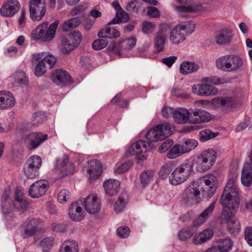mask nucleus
<instances>
[{"mask_svg": "<svg viewBox=\"0 0 252 252\" xmlns=\"http://www.w3.org/2000/svg\"><path fill=\"white\" fill-rule=\"evenodd\" d=\"M238 176L233 174L225 186L220 198L223 209L221 212L222 223H229L235 218L234 212L239 207L240 203L239 190L237 187Z\"/></svg>", "mask_w": 252, "mask_h": 252, "instance_id": "1", "label": "nucleus"}, {"mask_svg": "<svg viewBox=\"0 0 252 252\" xmlns=\"http://www.w3.org/2000/svg\"><path fill=\"white\" fill-rule=\"evenodd\" d=\"M59 21L55 20L49 28L48 23L44 22L38 25L32 32L31 37L35 41L40 40L47 42L52 40L55 37Z\"/></svg>", "mask_w": 252, "mask_h": 252, "instance_id": "2", "label": "nucleus"}, {"mask_svg": "<svg viewBox=\"0 0 252 252\" xmlns=\"http://www.w3.org/2000/svg\"><path fill=\"white\" fill-rule=\"evenodd\" d=\"M194 24L190 21L182 22L176 26L171 31L169 39L175 45H178L186 39L194 30Z\"/></svg>", "mask_w": 252, "mask_h": 252, "instance_id": "3", "label": "nucleus"}, {"mask_svg": "<svg viewBox=\"0 0 252 252\" xmlns=\"http://www.w3.org/2000/svg\"><path fill=\"white\" fill-rule=\"evenodd\" d=\"M171 133V125L168 123H164L150 129L147 132L145 137L148 141L147 143L151 144L152 142H157L163 140Z\"/></svg>", "mask_w": 252, "mask_h": 252, "instance_id": "4", "label": "nucleus"}, {"mask_svg": "<svg viewBox=\"0 0 252 252\" xmlns=\"http://www.w3.org/2000/svg\"><path fill=\"white\" fill-rule=\"evenodd\" d=\"M192 170V164L189 162L180 164L172 172L169 178L170 183L174 186L184 183L188 179Z\"/></svg>", "mask_w": 252, "mask_h": 252, "instance_id": "5", "label": "nucleus"}, {"mask_svg": "<svg viewBox=\"0 0 252 252\" xmlns=\"http://www.w3.org/2000/svg\"><path fill=\"white\" fill-rule=\"evenodd\" d=\"M198 142L193 139L184 138L179 144L174 145L167 153V157L173 159L195 149Z\"/></svg>", "mask_w": 252, "mask_h": 252, "instance_id": "6", "label": "nucleus"}, {"mask_svg": "<svg viewBox=\"0 0 252 252\" xmlns=\"http://www.w3.org/2000/svg\"><path fill=\"white\" fill-rule=\"evenodd\" d=\"M82 38L81 33L77 30L71 32L67 36L62 37L61 41L62 53L66 54L77 48Z\"/></svg>", "mask_w": 252, "mask_h": 252, "instance_id": "7", "label": "nucleus"}, {"mask_svg": "<svg viewBox=\"0 0 252 252\" xmlns=\"http://www.w3.org/2000/svg\"><path fill=\"white\" fill-rule=\"evenodd\" d=\"M74 168V165L69 161L68 157L64 155L57 159L53 171L58 177L62 178L72 174Z\"/></svg>", "mask_w": 252, "mask_h": 252, "instance_id": "8", "label": "nucleus"}, {"mask_svg": "<svg viewBox=\"0 0 252 252\" xmlns=\"http://www.w3.org/2000/svg\"><path fill=\"white\" fill-rule=\"evenodd\" d=\"M46 0H30L29 2L30 15L35 21H40L46 12Z\"/></svg>", "mask_w": 252, "mask_h": 252, "instance_id": "9", "label": "nucleus"}, {"mask_svg": "<svg viewBox=\"0 0 252 252\" xmlns=\"http://www.w3.org/2000/svg\"><path fill=\"white\" fill-rule=\"evenodd\" d=\"M48 135L40 132L25 134L23 140L26 147L29 150H33L38 147L47 139Z\"/></svg>", "mask_w": 252, "mask_h": 252, "instance_id": "10", "label": "nucleus"}, {"mask_svg": "<svg viewBox=\"0 0 252 252\" xmlns=\"http://www.w3.org/2000/svg\"><path fill=\"white\" fill-rule=\"evenodd\" d=\"M42 160L37 156L30 157L25 164L23 170L25 175L29 179H34L39 175V169Z\"/></svg>", "mask_w": 252, "mask_h": 252, "instance_id": "11", "label": "nucleus"}, {"mask_svg": "<svg viewBox=\"0 0 252 252\" xmlns=\"http://www.w3.org/2000/svg\"><path fill=\"white\" fill-rule=\"evenodd\" d=\"M211 105L215 109L230 111L237 107V101L232 96L217 97L211 100Z\"/></svg>", "mask_w": 252, "mask_h": 252, "instance_id": "12", "label": "nucleus"}, {"mask_svg": "<svg viewBox=\"0 0 252 252\" xmlns=\"http://www.w3.org/2000/svg\"><path fill=\"white\" fill-rule=\"evenodd\" d=\"M202 189L198 182H193L183 192L182 197L187 202L196 203L201 200L200 189Z\"/></svg>", "mask_w": 252, "mask_h": 252, "instance_id": "13", "label": "nucleus"}, {"mask_svg": "<svg viewBox=\"0 0 252 252\" xmlns=\"http://www.w3.org/2000/svg\"><path fill=\"white\" fill-rule=\"evenodd\" d=\"M16 204L14 202L6 195L3 196L1 204V211L4 215L8 223H16L17 219L13 216L12 212L15 210Z\"/></svg>", "mask_w": 252, "mask_h": 252, "instance_id": "14", "label": "nucleus"}, {"mask_svg": "<svg viewBox=\"0 0 252 252\" xmlns=\"http://www.w3.org/2000/svg\"><path fill=\"white\" fill-rule=\"evenodd\" d=\"M153 148L152 144L148 143L143 140H139L132 144L128 149L129 154L137 155V158L140 160L145 159L147 158L146 155L141 154L149 151Z\"/></svg>", "mask_w": 252, "mask_h": 252, "instance_id": "15", "label": "nucleus"}, {"mask_svg": "<svg viewBox=\"0 0 252 252\" xmlns=\"http://www.w3.org/2000/svg\"><path fill=\"white\" fill-rule=\"evenodd\" d=\"M170 29V27L168 25L162 24L157 33H156L154 39V47L157 52H161L164 47L166 39L167 38V33Z\"/></svg>", "mask_w": 252, "mask_h": 252, "instance_id": "16", "label": "nucleus"}, {"mask_svg": "<svg viewBox=\"0 0 252 252\" xmlns=\"http://www.w3.org/2000/svg\"><path fill=\"white\" fill-rule=\"evenodd\" d=\"M201 181L205 185L203 187L204 195L208 198H211L218 187V181L217 177L212 174H207L203 177Z\"/></svg>", "mask_w": 252, "mask_h": 252, "instance_id": "17", "label": "nucleus"}, {"mask_svg": "<svg viewBox=\"0 0 252 252\" xmlns=\"http://www.w3.org/2000/svg\"><path fill=\"white\" fill-rule=\"evenodd\" d=\"M20 6L18 0H8L1 6L0 14L3 17H12L19 11Z\"/></svg>", "mask_w": 252, "mask_h": 252, "instance_id": "18", "label": "nucleus"}, {"mask_svg": "<svg viewBox=\"0 0 252 252\" xmlns=\"http://www.w3.org/2000/svg\"><path fill=\"white\" fill-rule=\"evenodd\" d=\"M192 91L193 93L200 96H213L218 93L216 87L207 83L194 85L192 87Z\"/></svg>", "mask_w": 252, "mask_h": 252, "instance_id": "19", "label": "nucleus"}, {"mask_svg": "<svg viewBox=\"0 0 252 252\" xmlns=\"http://www.w3.org/2000/svg\"><path fill=\"white\" fill-rule=\"evenodd\" d=\"M84 206L89 214H94L99 211L101 202L95 195L90 194L85 198Z\"/></svg>", "mask_w": 252, "mask_h": 252, "instance_id": "20", "label": "nucleus"}, {"mask_svg": "<svg viewBox=\"0 0 252 252\" xmlns=\"http://www.w3.org/2000/svg\"><path fill=\"white\" fill-rule=\"evenodd\" d=\"M48 189V183L46 181L39 180L32 184L29 189L30 195L36 198L43 195Z\"/></svg>", "mask_w": 252, "mask_h": 252, "instance_id": "21", "label": "nucleus"}, {"mask_svg": "<svg viewBox=\"0 0 252 252\" xmlns=\"http://www.w3.org/2000/svg\"><path fill=\"white\" fill-rule=\"evenodd\" d=\"M210 119L211 115L209 113L201 109H196L190 111L189 123L190 124L206 123L209 121Z\"/></svg>", "mask_w": 252, "mask_h": 252, "instance_id": "22", "label": "nucleus"}, {"mask_svg": "<svg viewBox=\"0 0 252 252\" xmlns=\"http://www.w3.org/2000/svg\"><path fill=\"white\" fill-rule=\"evenodd\" d=\"M40 59H41L44 63H46V66L49 69H51L57 62L56 58L53 55L46 52L33 54L32 56L31 61L32 63L35 64Z\"/></svg>", "mask_w": 252, "mask_h": 252, "instance_id": "23", "label": "nucleus"}, {"mask_svg": "<svg viewBox=\"0 0 252 252\" xmlns=\"http://www.w3.org/2000/svg\"><path fill=\"white\" fill-rule=\"evenodd\" d=\"M15 104L13 94L9 91H0V109H5L12 107Z\"/></svg>", "mask_w": 252, "mask_h": 252, "instance_id": "24", "label": "nucleus"}, {"mask_svg": "<svg viewBox=\"0 0 252 252\" xmlns=\"http://www.w3.org/2000/svg\"><path fill=\"white\" fill-rule=\"evenodd\" d=\"M233 36L232 31L228 29L218 31L215 35L216 42L219 45H226L232 42Z\"/></svg>", "mask_w": 252, "mask_h": 252, "instance_id": "25", "label": "nucleus"}, {"mask_svg": "<svg viewBox=\"0 0 252 252\" xmlns=\"http://www.w3.org/2000/svg\"><path fill=\"white\" fill-rule=\"evenodd\" d=\"M190 111L183 107L176 108L173 112V119L179 124H184L189 122Z\"/></svg>", "mask_w": 252, "mask_h": 252, "instance_id": "26", "label": "nucleus"}, {"mask_svg": "<svg viewBox=\"0 0 252 252\" xmlns=\"http://www.w3.org/2000/svg\"><path fill=\"white\" fill-rule=\"evenodd\" d=\"M38 221L36 219H28L22 225L24 237L27 238L34 235L37 231Z\"/></svg>", "mask_w": 252, "mask_h": 252, "instance_id": "27", "label": "nucleus"}, {"mask_svg": "<svg viewBox=\"0 0 252 252\" xmlns=\"http://www.w3.org/2000/svg\"><path fill=\"white\" fill-rule=\"evenodd\" d=\"M87 172L91 179H95L102 173V166L99 161L94 159L88 163Z\"/></svg>", "mask_w": 252, "mask_h": 252, "instance_id": "28", "label": "nucleus"}, {"mask_svg": "<svg viewBox=\"0 0 252 252\" xmlns=\"http://www.w3.org/2000/svg\"><path fill=\"white\" fill-rule=\"evenodd\" d=\"M52 81L58 85H63L70 81V75L67 71L63 69H57L52 74Z\"/></svg>", "mask_w": 252, "mask_h": 252, "instance_id": "29", "label": "nucleus"}, {"mask_svg": "<svg viewBox=\"0 0 252 252\" xmlns=\"http://www.w3.org/2000/svg\"><path fill=\"white\" fill-rule=\"evenodd\" d=\"M103 187L107 194L113 196L119 192L120 183L116 179H109L103 183Z\"/></svg>", "mask_w": 252, "mask_h": 252, "instance_id": "30", "label": "nucleus"}, {"mask_svg": "<svg viewBox=\"0 0 252 252\" xmlns=\"http://www.w3.org/2000/svg\"><path fill=\"white\" fill-rule=\"evenodd\" d=\"M242 184L246 187H250L252 184V169L249 163L244 164L242 174Z\"/></svg>", "mask_w": 252, "mask_h": 252, "instance_id": "31", "label": "nucleus"}, {"mask_svg": "<svg viewBox=\"0 0 252 252\" xmlns=\"http://www.w3.org/2000/svg\"><path fill=\"white\" fill-rule=\"evenodd\" d=\"M120 36V32L116 27H107L102 29L98 33L101 38H115Z\"/></svg>", "mask_w": 252, "mask_h": 252, "instance_id": "32", "label": "nucleus"}, {"mask_svg": "<svg viewBox=\"0 0 252 252\" xmlns=\"http://www.w3.org/2000/svg\"><path fill=\"white\" fill-rule=\"evenodd\" d=\"M199 68V65L195 62L185 61L181 63L179 71L182 74H188L197 71Z\"/></svg>", "mask_w": 252, "mask_h": 252, "instance_id": "33", "label": "nucleus"}, {"mask_svg": "<svg viewBox=\"0 0 252 252\" xmlns=\"http://www.w3.org/2000/svg\"><path fill=\"white\" fill-rule=\"evenodd\" d=\"M216 205V202H212L195 220L194 225L199 226L202 224L212 214Z\"/></svg>", "mask_w": 252, "mask_h": 252, "instance_id": "34", "label": "nucleus"}, {"mask_svg": "<svg viewBox=\"0 0 252 252\" xmlns=\"http://www.w3.org/2000/svg\"><path fill=\"white\" fill-rule=\"evenodd\" d=\"M214 232L211 229H206L196 234L193 239L195 245H200L210 240L213 236Z\"/></svg>", "mask_w": 252, "mask_h": 252, "instance_id": "35", "label": "nucleus"}, {"mask_svg": "<svg viewBox=\"0 0 252 252\" xmlns=\"http://www.w3.org/2000/svg\"><path fill=\"white\" fill-rule=\"evenodd\" d=\"M82 208L77 203H72L69 208L68 215L70 218L74 221H80L84 219V216L80 214Z\"/></svg>", "mask_w": 252, "mask_h": 252, "instance_id": "36", "label": "nucleus"}, {"mask_svg": "<svg viewBox=\"0 0 252 252\" xmlns=\"http://www.w3.org/2000/svg\"><path fill=\"white\" fill-rule=\"evenodd\" d=\"M79 247L76 241L67 240L64 241L60 247L59 252H78Z\"/></svg>", "mask_w": 252, "mask_h": 252, "instance_id": "37", "label": "nucleus"}, {"mask_svg": "<svg viewBox=\"0 0 252 252\" xmlns=\"http://www.w3.org/2000/svg\"><path fill=\"white\" fill-rule=\"evenodd\" d=\"M213 164L207 159L198 156L196 161V168L200 172H204L208 171L213 166Z\"/></svg>", "mask_w": 252, "mask_h": 252, "instance_id": "38", "label": "nucleus"}, {"mask_svg": "<svg viewBox=\"0 0 252 252\" xmlns=\"http://www.w3.org/2000/svg\"><path fill=\"white\" fill-rule=\"evenodd\" d=\"M243 65V61L240 57L230 55L228 72L235 71L240 68Z\"/></svg>", "mask_w": 252, "mask_h": 252, "instance_id": "39", "label": "nucleus"}, {"mask_svg": "<svg viewBox=\"0 0 252 252\" xmlns=\"http://www.w3.org/2000/svg\"><path fill=\"white\" fill-rule=\"evenodd\" d=\"M136 39L135 37H130L121 41L119 44V48L121 51H127L131 50L136 45Z\"/></svg>", "mask_w": 252, "mask_h": 252, "instance_id": "40", "label": "nucleus"}, {"mask_svg": "<svg viewBox=\"0 0 252 252\" xmlns=\"http://www.w3.org/2000/svg\"><path fill=\"white\" fill-rule=\"evenodd\" d=\"M230 56V55L223 56L217 60L216 65L217 67L224 71H228Z\"/></svg>", "mask_w": 252, "mask_h": 252, "instance_id": "41", "label": "nucleus"}, {"mask_svg": "<svg viewBox=\"0 0 252 252\" xmlns=\"http://www.w3.org/2000/svg\"><path fill=\"white\" fill-rule=\"evenodd\" d=\"M201 158L207 159L212 164H214L217 159V152L213 149H208L203 151L199 155Z\"/></svg>", "mask_w": 252, "mask_h": 252, "instance_id": "42", "label": "nucleus"}, {"mask_svg": "<svg viewBox=\"0 0 252 252\" xmlns=\"http://www.w3.org/2000/svg\"><path fill=\"white\" fill-rule=\"evenodd\" d=\"M233 242L228 238L220 239L218 241V249L221 252H228L233 247Z\"/></svg>", "mask_w": 252, "mask_h": 252, "instance_id": "43", "label": "nucleus"}, {"mask_svg": "<svg viewBox=\"0 0 252 252\" xmlns=\"http://www.w3.org/2000/svg\"><path fill=\"white\" fill-rule=\"evenodd\" d=\"M55 244V239L53 237H48L43 239L40 243V246L45 252H48L51 250Z\"/></svg>", "mask_w": 252, "mask_h": 252, "instance_id": "44", "label": "nucleus"}, {"mask_svg": "<svg viewBox=\"0 0 252 252\" xmlns=\"http://www.w3.org/2000/svg\"><path fill=\"white\" fill-rule=\"evenodd\" d=\"M80 20L78 17H74L64 22L63 26V31L67 32L70 29L76 28L80 24Z\"/></svg>", "mask_w": 252, "mask_h": 252, "instance_id": "45", "label": "nucleus"}, {"mask_svg": "<svg viewBox=\"0 0 252 252\" xmlns=\"http://www.w3.org/2000/svg\"><path fill=\"white\" fill-rule=\"evenodd\" d=\"M11 80H14L16 82L18 83L26 85L28 84V79L24 72L19 71L15 72L14 74L10 76Z\"/></svg>", "mask_w": 252, "mask_h": 252, "instance_id": "46", "label": "nucleus"}, {"mask_svg": "<svg viewBox=\"0 0 252 252\" xmlns=\"http://www.w3.org/2000/svg\"><path fill=\"white\" fill-rule=\"evenodd\" d=\"M154 172L148 170L143 172L140 176L141 183L143 187L147 186L153 178Z\"/></svg>", "mask_w": 252, "mask_h": 252, "instance_id": "47", "label": "nucleus"}, {"mask_svg": "<svg viewBox=\"0 0 252 252\" xmlns=\"http://www.w3.org/2000/svg\"><path fill=\"white\" fill-rule=\"evenodd\" d=\"M229 232L233 235L238 234L240 230V224L237 219H233L227 223Z\"/></svg>", "mask_w": 252, "mask_h": 252, "instance_id": "48", "label": "nucleus"}, {"mask_svg": "<svg viewBox=\"0 0 252 252\" xmlns=\"http://www.w3.org/2000/svg\"><path fill=\"white\" fill-rule=\"evenodd\" d=\"M127 198L126 193H122L119 196L118 201L114 205V209L115 212H120L124 208L126 204V200Z\"/></svg>", "mask_w": 252, "mask_h": 252, "instance_id": "49", "label": "nucleus"}, {"mask_svg": "<svg viewBox=\"0 0 252 252\" xmlns=\"http://www.w3.org/2000/svg\"><path fill=\"white\" fill-rule=\"evenodd\" d=\"M46 120L45 114L41 112L34 113L31 119L32 123L33 125H38L42 124Z\"/></svg>", "mask_w": 252, "mask_h": 252, "instance_id": "50", "label": "nucleus"}, {"mask_svg": "<svg viewBox=\"0 0 252 252\" xmlns=\"http://www.w3.org/2000/svg\"><path fill=\"white\" fill-rule=\"evenodd\" d=\"M36 63H37L35 67L34 74L36 76L40 77L46 72V68L47 67L46 64L44 63L41 59H40Z\"/></svg>", "mask_w": 252, "mask_h": 252, "instance_id": "51", "label": "nucleus"}, {"mask_svg": "<svg viewBox=\"0 0 252 252\" xmlns=\"http://www.w3.org/2000/svg\"><path fill=\"white\" fill-rule=\"evenodd\" d=\"M217 136V134L208 129L202 130L199 132L200 139L202 142H206Z\"/></svg>", "mask_w": 252, "mask_h": 252, "instance_id": "52", "label": "nucleus"}, {"mask_svg": "<svg viewBox=\"0 0 252 252\" xmlns=\"http://www.w3.org/2000/svg\"><path fill=\"white\" fill-rule=\"evenodd\" d=\"M108 44L106 38L99 39L94 40L92 44L93 48L95 50H100L106 47Z\"/></svg>", "mask_w": 252, "mask_h": 252, "instance_id": "53", "label": "nucleus"}, {"mask_svg": "<svg viewBox=\"0 0 252 252\" xmlns=\"http://www.w3.org/2000/svg\"><path fill=\"white\" fill-rule=\"evenodd\" d=\"M140 3L137 0H133L128 2L126 9L130 12L137 13L140 8Z\"/></svg>", "mask_w": 252, "mask_h": 252, "instance_id": "54", "label": "nucleus"}, {"mask_svg": "<svg viewBox=\"0 0 252 252\" xmlns=\"http://www.w3.org/2000/svg\"><path fill=\"white\" fill-rule=\"evenodd\" d=\"M71 194L70 192L66 189L61 190L58 195V200L62 204L66 203L70 198Z\"/></svg>", "mask_w": 252, "mask_h": 252, "instance_id": "55", "label": "nucleus"}, {"mask_svg": "<svg viewBox=\"0 0 252 252\" xmlns=\"http://www.w3.org/2000/svg\"><path fill=\"white\" fill-rule=\"evenodd\" d=\"M203 83H209L214 85H219L226 83L223 78H219L216 76L212 77H205L202 80Z\"/></svg>", "mask_w": 252, "mask_h": 252, "instance_id": "56", "label": "nucleus"}, {"mask_svg": "<svg viewBox=\"0 0 252 252\" xmlns=\"http://www.w3.org/2000/svg\"><path fill=\"white\" fill-rule=\"evenodd\" d=\"M173 165L171 163H167L164 165L159 171V176L161 178H164L168 175L172 170Z\"/></svg>", "mask_w": 252, "mask_h": 252, "instance_id": "57", "label": "nucleus"}, {"mask_svg": "<svg viewBox=\"0 0 252 252\" xmlns=\"http://www.w3.org/2000/svg\"><path fill=\"white\" fill-rule=\"evenodd\" d=\"M193 232L191 231L190 228H186L182 229L178 233V237L181 241H186L192 235Z\"/></svg>", "mask_w": 252, "mask_h": 252, "instance_id": "58", "label": "nucleus"}, {"mask_svg": "<svg viewBox=\"0 0 252 252\" xmlns=\"http://www.w3.org/2000/svg\"><path fill=\"white\" fill-rule=\"evenodd\" d=\"M132 164V162L130 161L126 162L115 169L114 172L118 174L124 173L129 169Z\"/></svg>", "mask_w": 252, "mask_h": 252, "instance_id": "59", "label": "nucleus"}, {"mask_svg": "<svg viewBox=\"0 0 252 252\" xmlns=\"http://www.w3.org/2000/svg\"><path fill=\"white\" fill-rule=\"evenodd\" d=\"M173 145V141L171 139L166 140L159 147L158 152L163 153L166 152L169 149L172 148L171 147Z\"/></svg>", "mask_w": 252, "mask_h": 252, "instance_id": "60", "label": "nucleus"}, {"mask_svg": "<svg viewBox=\"0 0 252 252\" xmlns=\"http://www.w3.org/2000/svg\"><path fill=\"white\" fill-rule=\"evenodd\" d=\"M117 234L121 238H126L129 235L130 229L127 226L120 227L117 230Z\"/></svg>", "mask_w": 252, "mask_h": 252, "instance_id": "61", "label": "nucleus"}, {"mask_svg": "<svg viewBox=\"0 0 252 252\" xmlns=\"http://www.w3.org/2000/svg\"><path fill=\"white\" fill-rule=\"evenodd\" d=\"M155 25L151 22L144 21L142 25V31L146 34H149L152 32L155 29Z\"/></svg>", "mask_w": 252, "mask_h": 252, "instance_id": "62", "label": "nucleus"}, {"mask_svg": "<svg viewBox=\"0 0 252 252\" xmlns=\"http://www.w3.org/2000/svg\"><path fill=\"white\" fill-rule=\"evenodd\" d=\"M53 231L57 232H63L66 230V225L63 224L53 223L51 226Z\"/></svg>", "mask_w": 252, "mask_h": 252, "instance_id": "63", "label": "nucleus"}, {"mask_svg": "<svg viewBox=\"0 0 252 252\" xmlns=\"http://www.w3.org/2000/svg\"><path fill=\"white\" fill-rule=\"evenodd\" d=\"M245 237L248 244L252 246V227H247L246 229Z\"/></svg>", "mask_w": 252, "mask_h": 252, "instance_id": "64", "label": "nucleus"}]
</instances>
